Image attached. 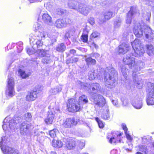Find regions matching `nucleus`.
Wrapping results in <instances>:
<instances>
[{
    "label": "nucleus",
    "instance_id": "nucleus-7",
    "mask_svg": "<svg viewBox=\"0 0 154 154\" xmlns=\"http://www.w3.org/2000/svg\"><path fill=\"white\" fill-rule=\"evenodd\" d=\"M8 80L7 88L6 90V94L7 96L12 97L15 95L14 80L12 77H8Z\"/></svg>",
    "mask_w": 154,
    "mask_h": 154
},
{
    "label": "nucleus",
    "instance_id": "nucleus-29",
    "mask_svg": "<svg viewBox=\"0 0 154 154\" xmlns=\"http://www.w3.org/2000/svg\"><path fill=\"white\" fill-rule=\"evenodd\" d=\"M79 103L81 104V106L82 107L83 104H86L88 102L87 96L85 95H82L80 97L79 99Z\"/></svg>",
    "mask_w": 154,
    "mask_h": 154
},
{
    "label": "nucleus",
    "instance_id": "nucleus-60",
    "mask_svg": "<svg viewBox=\"0 0 154 154\" xmlns=\"http://www.w3.org/2000/svg\"><path fill=\"white\" fill-rule=\"evenodd\" d=\"M122 126L123 129L125 131V132H127L128 129L126 127V125L125 124L123 123L122 124Z\"/></svg>",
    "mask_w": 154,
    "mask_h": 154
},
{
    "label": "nucleus",
    "instance_id": "nucleus-43",
    "mask_svg": "<svg viewBox=\"0 0 154 154\" xmlns=\"http://www.w3.org/2000/svg\"><path fill=\"white\" fill-rule=\"evenodd\" d=\"M109 110L108 109V108H107L106 109V113L105 114H103L101 116L102 118L105 120H109Z\"/></svg>",
    "mask_w": 154,
    "mask_h": 154
},
{
    "label": "nucleus",
    "instance_id": "nucleus-16",
    "mask_svg": "<svg viewBox=\"0 0 154 154\" xmlns=\"http://www.w3.org/2000/svg\"><path fill=\"white\" fill-rule=\"evenodd\" d=\"M119 52L120 54H124L128 51L130 47L128 44L123 43L119 46Z\"/></svg>",
    "mask_w": 154,
    "mask_h": 154
},
{
    "label": "nucleus",
    "instance_id": "nucleus-1",
    "mask_svg": "<svg viewBox=\"0 0 154 154\" xmlns=\"http://www.w3.org/2000/svg\"><path fill=\"white\" fill-rule=\"evenodd\" d=\"M117 74V72L113 68L109 67L106 68L104 71V76L105 85L107 87L111 88L114 86V76Z\"/></svg>",
    "mask_w": 154,
    "mask_h": 154
},
{
    "label": "nucleus",
    "instance_id": "nucleus-48",
    "mask_svg": "<svg viewBox=\"0 0 154 154\" xmlns=\"http://www.w3.org/2000/svg\"><path fill=\"white\" fill-rule=\"evenodd\" d=\"M96 120L98 122L99 126L100 128H103L104 127V124L102 122V121L100 120V119L98 118H96Z\"/></svg>",
    "mask_w": 154,
    "mask_h": 154
},
{
    "label": "nucleus",
    "instance_id": "nucleus-42",
    "mask_svg": "<svg viewBox=\"0 0 154 154\" xmlns=\"http://www.w3.org/2000/svg\"><path fill=\"white\" fill-rule=\"evenodd\" d=\"M2 128L3 130L4 131L9 130V129H10L9 126H8V123L7 121L6 118L4 120Z\"/></svg>",
    "mask_w": 154,
    "mask_h": 154
},
{
    "label": "nucleus",
    "instance_id": "nucleus-25",
    "mask_svg": "<svg viewBox=\"0 0 154 154\" xmlns=\"http://www.w3.org/2000/svg\"><path fill=\"white\" fill-rule=\"evenodd\" d=\"M42 20L45 23L48 25H50L52 22L51 17L47 14L42 15Z\"/></svg>",
    "mask_w": 154,
    "mask_h": 154
},
{
    "label": "nucleus",
    "instance_id": "nucleus-47",
    "mask_svg": "<svg viewBox=\"0 0 154 154\" xmlns=\"http://www.w3.org/2000/svg\"><path fill=\"white\" fill-rule=\"evenodd\" d=\"M88 79L90 80L94 79L95 78V75L94 72H93L90 71L88 73Z\"/></svg>",
    "mask_w": 154,
    "mask_h": 154
},
{
    "label": "nucleus",
    "instance_id": "nucleus-8",
    "mask_svg": "<svg viewBox=\"0 0 154 154\" xmlns=\"http://www.w3.org/2000/svg\"><path fill=\"white\" fill-rule=\"evenodd\" d=\"M31 126L30 124L26 122L22 123L20 125V134L26 135L29 132L30 128Z\"/></svg>",
    "mask_w": 154,
    "mask_h": 154
},
{
    "label": "nucleus",
    "instance_id": "nucleus-62",
    "mask_svg": "<svg viewBox=\"0 0 154 154\" xmlns=\"http://www.w3.org/2000/svg\"><path fill=\"white\" fill-rule=\"evenodd\" d=\"M78 58L77 57L73 58L71 60V63H73L77 62L78 60Z\"/></svg>",
    "mask_w": 154,
    "mask_h": 154
},
{
    "label": "nucleus",
    "instance_id": "nucleus-31",
    "mask_svg": "<svg viewBox=\"0 0 154 154\" xmlns=\"http://www.w3.org/2000/svg\"><path fill=\"white\" fill-rule=\"evenodd\" d=\"M52 144L54 147L58 148L62 147L63 145V143L61 141L55 140H53Z\"/></svg>",
    "mask_w": 154,
    "mask_h": 154
},
{
    "label": "nucleus",
    "instance_id": "nucleus-10",
    "mask_svg": "<svg viewBox=\"0 0 154 154\" xmlns=\"http://www.w3.org/2000/svg\"><path fill=\"white\" fill-rule=\"evenodd\" d=\"M132 56H133L128 54L123 59L124 63L128 65L129 67L131 68L134 67L135 62V58Z\"/></svg>",
    "mask_w": 154,
    "mask_h": 154
},
{
    "label": "nucleus",
    "instance_id": "nucleus-49",
    "mask_svg": "<svg viewBox=\"0 0 154 154\" xmlns=\"http://www.w3.org/2000/svg\"><path fill=\"white\" fill-rule=\"evenodd\" d=\"M57 130L56 129H54L51 130L49 132V134L51 137L54 138L56 136L55 132Z\"/></svg>",
    "mask_w": 154,
    "mask_h": 154
},
{
    "label": "nucleus",
    "instance_id": "nucleus-52",
    "mask_svg": "<svg viewBox=\"0 0 154 154\" xmlns=\"http://www.w3.org/2000/svg\"><path fill=\"white\" fill-rule=\"evenodd\" d=\"M26 50L27 53L29 55L32 54L34 53L35 54V50L34 48H33V50H32L29 48H27Z\"/></svg>",
    "mask_w": 154,
    "mask_h": 154
},
{
    "label": "nucleus",
    "instance_id": "nucleus-27",
    "mask_svg": "<svg viewBox=\"0 0 154 154\" xmlns=\"http://www.w3.org/2000/svg\"><path fill=\"white\" fill-rule=\"evenodd\" d=\"M144 63L143 62H142L140 60L135 61L134 64V68L137 70V71H139L140 69L143 68L144 67Z\"/></svg>",
    "mask_w": 154,
    "mask_h": 154
},
{
    "label": "nucleus",
    "instance_id": "nucleus-54",
    "mask_svg": "<svg viewBox=\"0 0 154 154\" xmlns=\"http://www.w3.org/2000/svg\"><path fill=\"white\" fill-rule=\"evenodd\" d=\"M134 81L135 82L136 86L138 88L140 89L142 88V84L141 83L140 81L137 82V80L136 82L135 81Z\"/></svg>",
    "mask_w": 154,
    "mask_h": 154
},
{
    "label": "nucleus",
    "instance_id": "nucleus-53",
    "mask_svg": "<svg viewBox=\"0 0 154 154\" xmlns=\"http://www.w3.org/2000/svg\"><path fill=\"white\" fill-rule=\"evenodd\" d=\"M64 11L60 8H58L56 9L57 13L59 15H61L64 13Z\"/></svg>",
    "mask_w": 154,
    "mask_h": 154
},
{
    "label": "nucleus",
    "instance_id": "nucleus-41",
    "mask_svg": "<svg viewBox=\"0 0 154 154\" xmlns=\"http://www.w3.org/2000/svg\"><path fill=\"white\" fill-rule=\"evenodd\" d=\"M112 13L110 11L106 12L104 14L105 19L109 20L112 16Z\"/></svg>",
    "mask_w": 154,
    "mask_h": 154
},
{
    "label": "nucleus",
    "instance_id": "nucleus-11",
    "mask_svg": "<svg viewBox=\"0 0 154 154\" xmlns=\"http://www.w3.org/2000/svg\"><path fill=\"white\" fill-rule=\"evenodd\" d=\"M146 32H144L146 40L148 42H152L154 39V34L152 29L149 27H146Z\"/></svg>",
    "mask_w": 154,
    "mask_h": 154
},
{
    "label": "nucleus",
    "instance_id": "nucleus-23",
    "mask_svg": "<svg viewBox=\"0 0 154 154\" xmlns=\"http://www.w3.org/2000/svg\"><path fill=\"white\" fill-rule=\"evenodd\" d=\"M121 135L122 134L121 133L117 134H115L110 139L109 142L111 143H115L117 142H121Z\"/></svg>",
    "mask_w": 154,
    "mask_h": 154
},
{
    "label": "nucleus",
    "instance_id": "nucleus-56",
    "mask_svg": "<svg viewBox=\"0 0 154 154\" xmlns=\"http://www.w3.org/2000/svg\"><path fill=\"white\" fill-rule=\"evenodd\" d=\"M138 73V72H137V71H135V70L133 71L132 75L133 77L134 81H135V82H136V78L137 77V74Z\"/></svg>",
    "mask_w": 154,
    "mask_h": 154
},
{
    "label": "nucleus",
    "instance_id": "nucleus-44",
    "mask_svg": "<svg viewBox=\"0 0 154 154\" xmlns=\"http://www.w3.org/2000/svg\"><path fill=\"white\" fill-rule=\"evenodd\" d=\"M143 16L144 19L148 22L149 21L151 17V13L150 12H146V13H144Z\"/></svg>",
    "mask_w": 154,
    "mask_h": 154
},
{
    "label": "nucleus",
    "instance_id": "nucleus-14",
    "mask_svg": "<svg viewBox=\"0 0 154 154\" xmlns=\"http://www.w3.org/2000/svg\"><path fill=\"white\" fill-rule=\"evenodd\" d=\"M132 104L136 109H141L143 106L141 99L138 97H135L132 100Z\"/></svg>",
    "mask_w": 154,
    "mask_h": 154
},
{
    "label": "nucleus",
    "instance_id": "nucleus-34",
    "mask_svg": "<svg viewBox=\"0 0 154 154\" xmlns=\"http://www.w3.org/2000/svg\"><path fill=\"white\" fill-rule=\"evenodd\" d=\"M35 54L37 55L38 56L40 57H44L46 54L45 51L43 49H38L37 50H35Z\"/></svg>",
    "mask_w": 154,
    "mask_h": 154
},
{
    "label": "nucleus",
    "instance_id": "nucleus-3",
    "mask_svg": "<svg viewBox=\"0 0 154 154\" xmlns=\"http://www.w3.org/2000/svg\"><path fill=\"white\" fill-rule=\"evenodd\" d=\"M131 45L134 51V53L132 54L133 56L138 57L143 55L144 53V50L139 39H136L131 42Z\"/></svg>",
    "mask_w": 154,
    "mask_h": 154
},
{
    "label": "nucleus",
    "instance_id": "nucleus-61",
    "mask_svg": "<svg viewBox=\"0 0 154 154\" xmlns=\"http://www.w3.org/2000/svg\"><path fill=\"white\" fill-rule=\"evenodd\" d=\"M122 101L123 105L124 106H126L128 105V102L127 100L126 99H124Z\"/></svg>",
    "mask_w": 154,
    "mask_h": 154
},
{
    "label": "nucleus",
    "instance_id": "nucleus-4",
    "mask_svg": "<svg viewBox=\"0 0 154 154\" xmlns=\"http://www.w3.org/2000/svg\"><path fill=\"white\" fill-rule=\"evenodd\" d=\"M90 100L95 106L99 107L104 106L106 103L105 100L102 95L96 94H92Z\"/></svg>",
    "mask_w": 154,
    "mask_h": 154
},
{
    "label": "nucleus",
    "instance_id": "nucleus-30",
    "mask_svg": "<svg viewBox=\"0 0 154 154\" xmlns=\"http://www.w3.org/2000/svg\"><path fill=\"white\" fill-rule=\"evenodd\" d=\"M62 89V88L60 86H58L54 88H51L49 91L51 95H55L60 92Z\"/></svg>",
    "mask_w": 154,
    "mask_h": 154
},
{
    "label": "nucleus",
    "instance_id": "nucleus-37",
    "mask_svg": "<svg viewBox=\"0 0 154 154\" xmlns=\"http://www.w3.org/2000/svg\"><path fill=\"white\" fill-rule=\"evenodd\" d=\"M24 119L27 122H30L32 120V115L30 113L27 112L24 114Z\"/></svg>",
    "mask_w": 154,
    "mask_h": 154
},
{
    "label": "nucleus",
    "instance_id": "nucleus-28",
    "mask_svg": "<svg viewBox=\"0 0 154 154\" xmlns=\"http://www.w3.org/2000/svg\"><path fill=\"white\" fill-rule=\"evenodd\" d=\"M146 52L149 55L154 54V48L151 44L146 45Z\"/></svg>",
    "mask_w": 154,
    "mask_h": 154
},
{
    "label": "nucleus",
    "instance_id": "nucleus-58",
    "mask_svg": "<svg viewBox=\"0 0 154 154\" xmlns=\"http://www.w3.org/2000/svg\"><path fill=\"white\" fill-rule=\"evenodd\" d=\"M125 134L127 139L130 141H131L132 140V138L131 137V136L128 134V132H125Z\"/></svg>",
    "mask_w": 154,
    "mask_h": 154
},
{
    "label": "nucleus",
    "instance_id": "nucleus-24",
    "mask_svg": "<svg viewBox=\"0 0 154 154\" xmlns=\"http://www.w3.org/2000/svg\"><path fill=\"white\" fill-rule=\"evenodd\" d=\"M146 103L148 105H154V92L147 94Z\"/></svg>",
    "mask_w": 154,
    "mask_h": 154
},
{
    "label": "nucleus",
    "instance_id": "nucleus-59",
    "mask_svg": "<svg viewBox=\"0 0 154 154\" xmlns=\"http://www.w3.org/2000/svg\"><path fill=\"white\" fill-rule=\"evenodd\" d=\"M128 146H129V148H126V150H128L129 151H131L132 149V144L131 143L130 141L128 142Z\"/></svg>",
    "mask_w": 154,
    "mask_h": 154
},
{
    "label": "nucleus",
    "instance_id": "nucleus-63",
    "mask_svg": "<svg viewBox=\"0 0 154 154\" xmlns=\"http://www.w3.org/2000/svg\"><path fill=\"white\" fill-rule=\"evenodd\" d=\"M143 142L144 143H146L147 140V139L146 136H144L143 137H141Z\"/></svg>",
    "mask_w": 154,
    "mask_h": 154
},
{
    "label": "nucleus",
    "instance_id": "nucleus-57",
    "mask_svg": "<svg viewBox=\"0 0 154 154\" xmlns=\"http://www.w3.org/2000/svg\"><path fill=\"white\" fill-rule=\"evenodd\" d=\"M85 146V143L82 142H79V146L80 149H82Z\"/></svg>",
    "mask_w": 154,
    "mask_h": 154
},
{
    "label": "nucleus",
    "instance_id": "nucleus-35",
    "mask_svg": "<svg viewBox=\"0 0 154 154\" xmlns=\"http://www.w3.org/2000/svg\"><path fill=\"white\" fill-rule=\"evenodd\" d=\"M85 61L86 62L87 65H94L96 63V61L94 59L89 57L85 59Z\"/></svg>",
    "mask_w": 154,
    "mask_h": 154
},
{
    "label": "nucleus",
    "instance_id": "nucleus-13",
    "mask_svg": "<svg viewBox=\"0 0 154 154\" xmlns=\"http://www.w3.org/2000/svg\"><path fill=\"white\" fill-rule=\"evenodd\" d=\"M77 11L81 14L86 16L89 12L90 10L85 5L80 3L79 4L78 8L77 9Z\"/></svg>",
    "mask_w": 154,
    "mask_h": 154
},
{
    "label": "nucleus",
    "instance_id": "nucleus-45",
    "mask_svg": "<svg viewBox=\"0 0 154 154\" xmlns=\"http://www.w3.org/2000/svg\"><path fill=\"white\" fill-rule=\"evenodd\" d=\"M5 137H1V140L0 141V146L1 148L2 147H5V146H6L5 144Z\"/></svg>",
    "mask_w": 154,
    "mask_h": 154
},
{
    "label": "nucleus",
    "instance_id": "nucleus-20",
    "mask_svg": "<svg viewBox=\"0 0 154 154\" xmlns=\"http://www.w3.org/2000/svg\"><path fill=\"white\" fill-rule=\"evenodd\" d=\"M19 118L17 117L15 118L14 119H11L9 120L8 123V126L9 128L12 130L16 128L17 124L19 122L18 120Z\"/></svg>",
    "mask_w": 154,
    "mask_h": 154
},
{
    "label": "nucleus",
    "instance_id": "nucleus-64",
    "mask_svg": "<svg viewBox=\"0 0 154 154\" xmlns=\"http://www.w3.org/2000/svg\"><path fill=\"white\" fill-rule=\"evenodd\" d=\"M111 154H117V151L116 149H113L110 152Z\"/></svg>",
    "mask_w": 154,
    "mask_h": 154
},
{
    "label": "nucleus",
    "instance_id": "nucleus-32",
    "mask_svg": "<svg viewBox=\"0 0 154 154\" xmlns=\"http://www.w3.org/2000/svg\"><path fill=\"white\" fill-rule=\"evenodd\" d=\"M146 91L148 94L154 92V84L149 82L147 83Z\"/></svg>",
    "mask_w": 154,
    "mask_h": 154
},
{
    "label": "nucleus",
    "instance_id": "nucleus-9",
    "mask_svg": "<svg viewBox=\"0 0 154 154\" xmlns=\"http://www.w3.org/2000/svg\"><path fill=\"white\" fill-rule=\"evenodd\" d=\"M71 23V20L69 18L59 19L56 21L55 25L58 28H61L65 26L66 24H69Z\"/></svg>",
    "mask_w": 154,
    "mask_h": 154
},
{
    "label": "nucleus",
    "instance_id": "nucleus-12",
    "mask_svg": "<svg viewBox=\"0 0 154 154\" xmlns=\"http://www.w3.org/2000/svg\"><path fill=\"white\" fill-rule=\"evenodd\" d=\"M63 141L65 143L64 147L67 149H73L76 146L75 142L72 139L67 140L66 139L64 138Z\"/></svg>",
    "mask_w": 154,
    "mask_h": 154
},
{
    "label": "nucleus",
    "instance_id": "nucleus-55",
    "mask_svg": "<svg viewBox=\"0 0 154 154\" xmlns=\"http://www.w3.org/2000/svg\"><path fill=\"white\" fill-rule=\"evenodd\" d=\"M88 22L91 25H93L95 23L94 19L93 17H90L88 19Z\"/></svg>",
    "mask_w": 154,
    "mask_h": 154
},
{
    "label": "nucleus",
    "instance_id": "nucleus-39",
    "mask_svg": "<svg viewBox=\"0 0 154 154\" xmlns=\"http://www.w3.org/2000/svg\"><path fill=\"white\" fill-rule=\"evenodd\" d=\"M18 72L22 78L25 79L29 76V75L28 74H26L24 71L21 69H19Z\"/></svg>",
    "mask_w": 154,
    "mask_h": 154
},
{
    "label": "nucleus",
    "instance_id": "nucleus-6",
    "mask_svg": "<svg viewBox=\"0 0 154 154\" xmlns=\"http://www.w3.org/2000/svg\"><path fill=\"white\" fill-rule=\"evenodd\" d=\"M148 27V26L141 25L140 23H137L135 24L133 28V32L136 36L138 38L143 36L146 32V28Z\"/></svg>",
    "mask_w": 154,
    "mask_h": 154
},
{
    "label": "nucleus",
    "instance_id": "nucleus-19",
    "mask_svg": "<svg viewBox=\"0 0 154 154\" xmlns=\"http://www.w3.org/2000/svg\"><path fill=\"white\" fill-rule=\"evenodd\" d=\"M54 111L53 110H49L48 113L47 118L45 119V122L48 124H51L54 117Z\"/></svg>",
    "mask_w": 154,
    "mask_h": 154
},
{
    "label": "nucleus",
    "instance_id": "nucleus-18",
    "mask_svg": "<svg viewBox=\"0 0 154 154\" xmlns=\"http://www.w3.org/2000/svg\"><path fill=\"white\" fill-rule=\"evenodd\" d=\"M38 92L37 91H32L28 93L26 97V100L31 101L34 100L37 98Z\"/></svg>",
    "mask_w": 154,
    "mask_h": 154
},
{
    "label": "nucleus",
    "instance_id": "nucleus-15",
    "mask_svg": "<svg viewBox=\"0 0 154 154\" xmlns=\"http://www.w3.org/2000/svg\"><path fill=\"white\" fill-rule=\"evenodd\" d=\"M77 124V122L75 121L74 118H67L62 124L63 127L65 128H71L73 125H75Z\"/></svg>",
    "mask_w": 154,
    "mask_h": 154
},
{
    "label": "nucleus",
    "instance_id": "nucleus-21",
    "mask_svg": "<svg viewBox=\"0 0 154 154\" xmlns=\"http://www.w3.org/2000/svg\"><path fill=\"white\" fill-rule=\"evenodd\" d=\"M135 11V8L134 7H131V8L130 11L128 12L127 15L126 19V23L127 24H130L131 22L132 17L134 15Z\"/></svg>",
    "mask_w": 154,
    "mask_h": 154
},
{
    "label": "nucleus",
    "instance_id": "nucleus-5",
    "mask_svg": "<svg viewBox=\"0 0 154 154\" xmlns=\"http://www.w3.org/2000/svg\"><path fill=\"white\" fill-rule=\"evenodd\" d=\"M67 109L68 111L72 112H75L81 110L82 106L78 103H76L75 100L73 99L69 100L68 103L67 105Z\"/></svg>",
    "mask_w": 154,
    "mask_h": 154
},
{
    "label": "nucleus",
    "instance_id": "nucleus-17",
    "mask_svg": "<svg viewBox=\"0 0 154 154\" xmlns=\"http://www.w3.org/2000/svg\"><path fill=\"white\" fill-rule=\"evenodd\" d=\"M1 149L4 154H19L14 149L8 146L1 147Z\"/></svg>",
    "mask_w": 154,
    "mask_h": 154
},
{
    "label": "nucleus",
    "instance_id": "nucleus-50",
    "mask_svg": "<svg viewBox=\"0 0 154 154\" xmlns=\"http://www.w3.org/2000/svg\"><path fill=\"white\" fill-rule=\"evenodd\" d=\"M50 60V57H46L42 59V62L44 63L47 64L48 63Z\"/></svg>",
    "mask_w": 154,
    "mask_h": 154
},
{
    "label": "nucleus",
    "instance_id": "nucleus-40",
    "mask_svg": "<svg viewBox=\"0 0 154 154\" xmlns=\"http://www.w3.org/2000/svg\"><path fill=\"white\" fill-rule=\"evenodd\" d=\"M81 40L85 43H88V35L87 34L83 33L81 37Z\"/></svg>",
    "mask_w": 154,
    "mask_h": 154
},
{
    "label": "nucleus",
    "instance_id": "nucleus-36",
    "mask_svg": "<svg viewBox=\"0 0 154 154\" xmlns=\"http://www.w3.org/2000/svg\"><path fill=\"white\" fill-rule=\"evenodd\" d=\"M121 71L122 75L125 79H127L128 76V69L125 66H123L121 68Z\"/></svg>",
    "mask_w": 154,
    "mask_h": 154
},
{
    "label": "nucleus",
    "instance_id": "nucleus-2",
    "mask_svg": "<svg viewBox=\"0 0 154 154\" xmlns=\"http://www.w3.org/2000/svg\"><path fill=\"white\" fill-rule=\"evenodd\" d=\"M45 35L43 33L38 31L35 35L31 34L29 38L30 42H32L34 44L36 45L38 49L40 48L43 45V42L42 41L45 38Z\"/></svg>",
    "mask_w": 154,
    "mask_h": 154
},
{
    "label": "nucleus",
    "instance_id": "nucleus-26",
    "mask_svg": "<svg viewBox=\"0 0 154 154\" xmlns=\"http://www.w3.org/2000/svg\"><path fill=\"white\" fill-rule=\"evenodd\" d=\"M79 4L78 2L75 1H69L68 3V6L70 9L77 11Z\"/></svg>",
    "mask_w": 154,
    "mask_h": 154
},
{
    "label": "nucleus",
    "instance_id": "nucleus-38",
    "mask_svg": "<svg viewBox=\"0 0 154 154\" xmlns=\"http://www.w3.org/2000/svg\"><path fill=\"white\" fill-rule=\"evenodd\" d=\"M122 20L120 18H118L116 19L115 22L114 23V27L115 28H118L119 27L121 24Z\"/></svg>",
    "mask_w": 154,
    "mask_h": 154
},
{
    "label": "nucleus",
    "instance_id": "nucleus-46",
    "mask_svg": "<svg viewBox=\"0 0 154 154\" xmlns=\"http://www.w3.org/2000/svg\"><path fill=\"white\" fill-rule=\"evenodd\" d=\"M33 28L34 29V31H36L41 28V24L38 22H35L34 24Z\"/></svg>",
    "mask_w": 154,
    "mask_h": 154
},
{
    "label": "nucleus",
    "instance_id": "nucleus-33",
    "mask_svg": "<svg viewBox=\"0 0 154 154\" xmlns=\"http://www.w3.org/2000/svg\"><path fill=\"white\" fill-rule=\"evenodd\" d=\"M66 49V47L65 44L63 43L59 44L56 47V50L60 52H63Z\"/></svg>",
    "mask_w": 154,
    "mask_h": 154
},
{
    "label": "nucleus",
    "instance_id": "nucleus-51",
    "mask_svg": "<svg viewBox=\"0 0 154 154\" xmlns=\"http://www.w3.org/2000/svg\"><path fill=\"white\" fill-rule=\"evenodd\" d=\"M100 34L97 32H94L91 34L90 38H95L99 37Z\"/></svg>",
    "mask_w": 154,
    "mask_h": 154
},
{
    "label": "nucleus",
    "instance_id": "nucleus-22",
    "mask_svg": "<svg viewBox=\"0 0 154 154\" xmlns=\"http://www.w3.org/2000/svg\"><path fill=\"white\" fill-rule=\"evenodd\" d=\"M90 91L94 92H98L100 91V86L99 84L97 83H93L89 84Z\"/></svg>",
    "mask_w": 154,
    "mask_h": 154
}]
</instances>
